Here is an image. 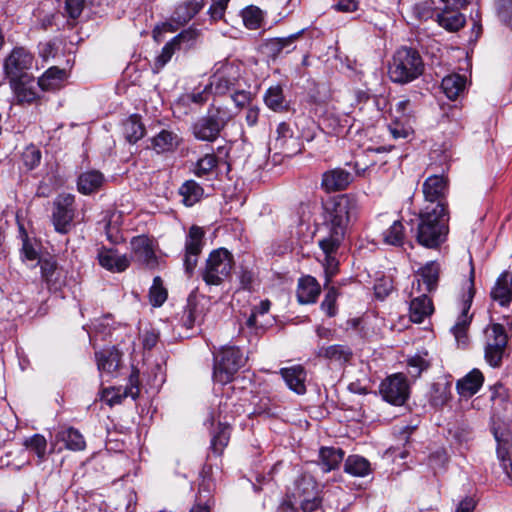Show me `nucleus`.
Instances as JSON below:
<instances>
[{
    "label": "nucleus",
    "mask_w": 512,
    "mask_h": 512,
    "mask_svg": "<svg viewBox=\"0 0 512 512\" xmlns=\"http://www.w3.org/2000/svg\"><path fill=\"white\" fill-rule=\"evenodd\" d=\"M355 208L354 199L348 195H342L325 205V223L329 228V235L319 241L321 248L337 251Z\"/></svg>",
    "instance_id": "f257e3e1"
},
{
    "label": "nucleus",
    "mask_w": 512,
    "mask_h": 512,
    "mask_svg": "<svg viewBox=\"0 0 512 512\" xmlns=\"http://www.w3.org/2000/svg\"><path fill=\"white\" fill-rule=\"evenodd\" d=\"M417 241L424 247L437 248L448 234V212L441 204L426 206L420 213Z\"/></svg>",
    "instance_id": "f03ea898"
},
{
    "label": "nucleus",
    "mask_w": 512,
    "mask_h": 512,
    "mask_svg": "<svg viewBox=\"0 0 512 512\" xmlns=\"http://www.w3.org/2000/svg\"><path fill=\"white\" fill-rule=\"evenodd\" d=\"M424 72V62L420 53L411 47H401L395 51L388 66V76L394 83L407 84Z\"/></svg>",
    "instance_id": "7ed1b4c3"
},
{
    "label": "nucleus",
    "mask_w": 512,
    "mask_h": 512,
    "mask_svg": "<svg viewBox=\"0 0 512 512\" xmlns=\"http://www.w3.org/2000/svg\"><path fill=\"white\" fill-rule=\"evenodd\" d=\"M246 358L235 346H224L214 355L213 379L220 384L231 382Z\"/></svg>",
    "instance_id": "20e7f679"
},
{
    "label": "nucleus",
    "mask_w": 512,
    "mask_h": 512,
    "mask_svg": "<svg viewBox=\"0 0 512 512\" xmlns=\"http://www.w3.org/2000/svg\"><path fill=\"white\" fill-rule=\"evenodd\" d=\"M234 266L232 254L225 248L213 250L201 272L203 281L207 285L219 286L231 275Z\"/></svg>",
    "instance_id": "39448f33"
},
{
    "label": "nucleus",
    "mask_w": 512,
    "mask_h": 512,
    "mask_svg": "<svg viewBox=\"0 0 512 512\" xmlns=\"http://www.w3.org/2000/svg\"><path fill=\"white\" fill-rule=\"evenodd\" d=\"M233 118V113L226 107H213L208 114L193 125L194 136L201 141H215L221 130Z\"/></svg>",
    "instance_id": "423d86ee"
},
{
    "label": "nucleus",
    "mask_w": 512,
    "mask_h": 512,
    "mask_svg": "<svg viewBox=\"0 0 512 512\" xmlns=\"http://www.w3.org/2000/svg\"><path fill=\"white\" fill-rule=\"evenodd\" d=\"M240 78L239 66L229 61L215 64V71L210 77V93L224 95L230 91Z\"/></svg>",
    "instance_id": "0eeeda50"
},
{
    "label": "nucleus",
    "mask_w": 512,
    "mask_h": 512,
    "mask_svg": "<svg viewBox=\"0 0 512 512\" xmlns=\"http://www.w3.org/2000/svg\"><path fill=\"white\" fill-rule=\"evenodd\" d=\"M474 295V269L471 268L468 290L463 297L461 313L458 316L456 323L451 328V332L453 333L458 346H466L468 342L467 331L472 320V314H469V311L472 305Z\"/></svg>",
    "instance_id": "6e6552de"
},
{
    "label": "nucleus",
    "mask_w": 512,
    "mask_h": 512,
    "mask_svg": "<svg viewBox=\"0 0 512 512\" xmlns=\"http://www.w3.org/2000/svg\"><path fill=\"white\" fill-rule=\"evenodd\" d=\"M379 393L384 401L394 406H402L409 398L410 387L406 377L396 373L381 382Z\"/></svg>",
    "instance_id": "1a4fd4ad"
},
{
    "label": "nucleus",
    "mask_w": 512,
    "mask_h": 512,
    "mask_svg": "<svg viewBox=\"0 0 512 512\" xmlns=\"http://www.w3.org/2000/svg\"><path fill=\"white\" fill-rule=\"evenodd\" d=\"M487 344L485 348V359L492 367L500 365L506 345L507 335L500 324H493L486 330Z\"/></svg>",
    "instance_id": "9d476101"
},
{
    "label": "nucleus",
    "mask_w": 512,
    "mask_h": 512,
    "mask_svg": "<svg viewBox=\"0 0 512 512\" xmlns=\"http://www.w3.org/2000/svg\"><path fill=\"white\" fill-rule=\"evenodd\" d=\"M33 55L23 47L14 48L4 61V70L10 80L29 76L33 66Z\"/></svg>",
    "instance_id": "9b49d317"
},
{
    "label": "nucleus",
    "mask_w": 512,
    "mask_h": 512,
    "mask_svg": "<svg viewBox=\"0 0 512 512\" xmlns=\"http://www.w3.org/2000/svg\"><path fill=\"white\" fill-rule=\"evenodd\" d=\"M74 202L72 194H63L57 198L53 212V224L57 232L65 234L69 231L74 218Z\"/></svg>",
    "instance_id": "f8f14e48"
},
{
    "label": "nucleus",
    "mask_w": 512,
    "mask_h": 512,
    "mask_svg": "<svg viewBox=\"0 0 512 512\" xmlns=\"http://www.w3.org/2000/svg\"><path fill=\"white\" fill-rule=\"evenodd\" d=\"M274 148L280 150L284 156L291 157L302 151V143L298 137L293 135L290 126L281 122L276 129Z\"/></svg>",
    "instance_id": "ddd939ff"
},
{
    "label": "nucleus",
    "mask_w": 512,
    "mask_h": 512,
    "mask_svg": "<svg viewBox=\"0 0 512 512\" xmlns=\"http://www.w3.org/2000/svg\"><path fill=\"white\" fill-rule=\"evenodd\" d=\"M422 191L428 206L441 204L446 208L445 198L448 191L447 179L442 175L429 176L423 183Z\"/></svg>",
    "instance_id": "4468645a"
},
{
    "label": "nucleus",
    "mask_w": 512,
    "mask_h": 512,
    "mask_svg": "<svg viewBox=\"0 0 512 512\" xmlns=\"http://www.w3.org/2000/svg\"><path fill=\"white\" fill-rule=\"evenodd\" d=\"M42 279L50 291H59L66 284V271L52 258L39 260Z\"/></svg>",
    "instance_id": "2eb2a0df"
},
{
    "label": "nucleus",
    "mask_w": 512,
    "mask_h": 512,
    "mask_svg": "<svg viewBox=\"0 0 512 512\" xmlns=\"http://www.w3.org/2000/svg\"><path fill=\"white\" fill-rule=\"evenodd\" d=\"M121 352L109 347L95 352L97 368L102 376L114 377L121 364Z\"/></svg>",
    "instance_id": "dca6fc26"
},
{
    "label": "nucleus",
    "mask_w": 512,
    "mask_h": 512,
    "mask_svg": "<svg viewBox=\"0 0 512 512\" xmlns=\"http://www.w3.org/2000/svg\"><path fill=\"white\" fill-rule=\"evenodd\" d=\"M10 85L19 104H30L39 98V87L30 75L10 80Z\"/></svg>",
    "instance_id": "f3484780"
},
{
    "label": "nucleus",
    "mask_w": 512,
    "mask_h": 512,
    "mask_svg": "<svg viewBox=\"0 0 512 512\" xmlns=\"http://www.w3.org/2000/svg\"><path fill=\"white\" fill-rule=\"evenodd\" d=\"M131 250L133 258L136 261L149 268H154L157 265V257L153 250L152 242L148 237H134L131 241Z\"/></svg>",
    "instance_id": "a211bd4d"
},
{
    "label": "nucleus",
    "mask_w": 512,
    "mask_h": 512,
    "mask_svg": "<svg viewBox=\"0 0 512 512\" xmlns=\"http://www.w3.org/2000/svg\"><path fill=\"white\" fill-rule=\"evenodd\" d=\"M440 267L439 264L431 261L423 266L419 271V276L416 281L412 283V292L414 295L415 290L420 293L422 283L425 285V291L431 292L437 287L438 278H439Z\"/></svg>",
    "instance_id": "6ab92c4d"
},
{
    "label": "nucleus",
    "mask_w": 512,
    "mask_h": 512,
    "mask_svg": "<svg viewBox=\"0 0 512 512\" xmlns=\"http://www.w3.org/2000/svg\"><path fill=\"white\" fill-rule=\"evenodd\" d=\"M280 374L290 390L298 395L305 394L307 373L301 365L282 368Z\"/></svg>",
    "instance_id": "aec40b11"
},
{
    "label": "nucleus",
    "mask_w": 512,
    "mask_h": 512,
    "mask_svg": "<svg viewBox=\"0 0 512 512\" xmlns=\"http://www.w3.org/2000/svg\"><path fill=\"white\" fill-rule=\"evenodd\" d=\"M352 175L341 168L327 171L322 177V187L328 191L344 190L352 182Z\"/></svg>",
    "instance_id": "412c9836"
},
{
    "label": "nucleus",
    "mask_w": 512,
    "mask_h": 512,
    "mask_svg": "<svg viewBox=\"0 0 512 512\" xmlns=\"http://www.w3.org/2000/svg\"><path fill=\"white\" fill-rule=\"evenodd\" d=\"M98 261L103 268L117 273L126 270L130 264L126 255H119L115 250L106 248L98 252Z\"/></svg>",
    "instance_id": "4be33fe9"
},
{
    "label": "nucleus",
    "mask_w": 512,
    "mask_h": 512,
    "mask_svg": "<svg viewBox=\"0 0 512 512\" xmlns=\"http://www.w3.org/2000/svg\"><path fill=\"white\" fill-rule=\"evenodd\" d=\"M433 311V303L425 293L414 296L410 302L409 316L414 323H422Z\"/></svg>",
    "instance_id": "5701e85b"
},
{
    "label": "nucleus",
    "mask_w": 512,
    "mask_h": 512,
    "mask_svg": "<svg viewBox=\"0 0 512 512\" xmlns=\"http://www.w3.org/2000/svg\"><path fill=\"white\" fill-rule=\"evenodd\" d=\"M493 300L506 306L512 301V272L505 271L497 279L491 290Z\"/></svg>",
    "instance_id": "b1692460"
},
{
    "label": "nucleus",
    "mask_w": 512,
    "mask_h": 512,
    "mask_svg": "<svg viewBox=\"0 0 512 512\" xmlns=\"http://www.w3.org/2000/svg\"><path fill=\"white\" fill-rule=\"evenodd\" d=\"M483 381L484 377L481 371L478 369H473L466 376L457 381V392L461 397H471L479 391Z\"/></svg>",
    "instance_id": "393cba45"
},
{
    "label": "nucleus",
    "mask_w": 512,
    "mask_h": 512,
    "mask_svg": "<svg viewBox=\"0 0 512 512\" xmlns=\"http://www.w3.org/2000/svg\"><path fill=\"white\" fill-rule=\"evenodd\" d=\"M320 292V285L314 277L305 276L299 279L297 299L301 304L315 303Z\"/></svg>",
    "instance_id": "a878e982"
},
{
    "label": "nucleus",
    "mask_w": 512,
    "mask_h": 512,
    "mask_svg": "<svg viewBox=\"0 0 512 512\" xmlns=\"http://www.w3.org/2000/svg\"><path fill=\"white\" fill-rule=\"evenodd\" d=\"M303 122L301 137L307 142L316 141L315 148L319 151H325L328 147V139L324 131L311 119L304 118Z\"/></svg>",
    "instance_id": "bb28decb"
},
{
    "label": "nucleus",
    "mask_w": 512,
    "mask_h": 512,
    "mask_svg": "<svg viewBox=\"0 0 512 512\" xmlns=\"http://www.w3.org/2000/svg\"><path fill=\"white\" fill-rule=\"evenodd\" d=\"M67 78L65 69L56 66L50 67L37 81L38 87L42 91H51L59 89Z\"/></svg>",
    "instance_id": "cd10ccee"
},
{
    "label": "nucleus",
    "mask_w": 512,
    "mask_h": 512,
    "mask_svg": "<svg viewBox=\"0 0 512 512\" xmlns=\"http://www.w3.org/2000/svg\"><path fill=\"white\" fill-rule=\"evenodd\" d=\"M345 452L337 447H321L319 450L318 464L324 472H330L339 467L343 461Z\"/></svg>",
    "instance_id": "c85d7f7f"
},
{
    "label": "nucleus",
    "mask_w": 512,
    "mask_h": 512,
    "mask_svg": "<svg viewBox=\"0 0 512 512\" xmlns=\"http://www.w3.org/2000/svg\"><path fill=\"white\" fill-rule=\"evenodd\" d=\"M203 6V0H190L179 4L173 12L171 20L178 25H185L203 8Z\"/></svg>",
    "instance_id": "c756f323"
},
{
    "label": "nucleus",
    "mask_w": 512,
    "mask_h": 512,
    "mask_svg": "<svg viewBox=\"0 0 512 512\" xmlns=\"http://www.w3.org/2000/svg\"><path fill=\"white\" fill-rule=\"evenodd\" d=\"M181 142L179 135L173 131L163 129L152 139V147L157 153L172 152Z\"/></svg>",
    "instance_id": "7c9ffc66"
},
{
    "label": "nucleus",
    "mask_w": 512,
    "mask_h": 512,
    "mask_svg": "<svg viewBox=\"0 0 512 512\" xmlns=\"http://www.w3.org/2000/svg\"><path fill=\"white\" fill-rule=\"evenodd\" d=\"M303 32L304 29L287 37L270 39L266 43V48L273 57H277L282 52L290 53L296 48L295 41L303 34Z\"/></svg>",
    "instance_id": "2f4dec72"
},
{
    "label": "nucleus",
    "mask_w": 512,
    "mask_h": 512,
    "mask_svg": "<svg viewBox=\"0 0 512 512\" xmlns=\"http://www.w3.org/2000/svg\"><path fill=\"white\" fill-rule=\"evenodd\" d=\"M56 440L65 443V448L72 451H82L86 447L83 435L73 427L63 428L56 434Z\"/></svg>",
    "instance_id": "473e14b6"
},
{
    "label": "nucleus",
    "mask_w": 512,
    "mask_h": 512,
    "mask_svg": "<svg viewBox=\"0 0 512 512\" xmlns=\"http://www.w3.org/2000/svg\"><path fill=\"white\" fill-rule=\"evenodd\" d=\"M317 356L342 365L350 360L352 352L346 346L335 344L319 347Z\"/></svg>",
    "instance_id": "72a5a7b5"
},
{
    "label": "nucleus",
    "mask_w": 512,
    "mask_h": 512,
    "mask_svg": "<svg viewBox=\"0 0 512 512\" xmlns=\"http://www.w3.org/2000/svg\"><path fill=\"white\" fill-rule=\"evenodd\" d=\"M344 471L354 477H365L372 473L373 469L369 460L360 455H349L344 463Z\"/></svg>",
    "instance_id": "f704fd0d"
},
{
    "label": "nucleus",
    "mask_w": 512,
    "mask_h": 512,
    "mask_svg": "<svg viewBox=\"0 0 512 512\" xmlns=\"http://www.w3.org/2000/svg\"><path fill=\"white\" fill-rule=\"evenodd\" d=\"M437 22L448 31H457L464 26L465 17L458 9L444 6L443 11L437 15Z\"/></svg>",
    "instance_id": "c9c22d12"
},
{
    "label": "nucleus",
    "mask_w": 512,
    "mask_h": 512,
    "mask_svg": "<svg viewBox=\"0 0 512 512\" xmlns=\"http://www.w3.org/2000/svg\"><path fill=\"white\" fill-rule=\"evenodd\" d=\"M104 177L99 171H87L79 175L78 177V190L82 194H91L97 191L103 184Z\"/></svg>",
    "instance_id": "e433bc0d"
},
{
    "label": "nucleus",
    "mask_w": 512,
    "mask_h": 512,
    "mask_svg": "<svg viewBox=\"0 0 512 512\" xmlns=\"http://www.w3.org/2000/svg\"><path fill=\"white\" fill-rule=\"evenodd\" d=\"M451 397V383L445 379L432 384L429 402L434 407H443Z\"/></svg>",
    "instance_id": "4c0bfd02"
},
{
    "label": "nucleus",
    "mask_w": 512,
    "mask_h": 512,
    "mask_svg": "<svg viewBox=\"0 0 512 512\" xmlns=\"http://www.w3.org/2000/svg\"><path fill=\"white\" fill-rule=\"evenodd\" d=\"M466 77L459 74H451L443 78L441 87L444 94L451 100L456 99L464 92Z\"/></svg>",
    "instance_id": "58836bf2"
},
{
    "label": "nucleus",
    "mask_w": 512,
    "mask_h": 512,
    "mask_svg": "<svg viewBox=\"0 0 512 512\" xmlns=\"http://www.w3.org/2000/svg\"><path fill=\"white\" fill-rule=\"evenodd\" d=\"M264 102L269 109L275 112H283L288 109V103L284 97L283 89L279 85L267 89L264 95Z\"/></svg>",
    "instance_id": "ea45409f"
},
{
    "label": "nucleus",
    "mask_w": 512,
    "mask_h": 512,
    "mask_svg": "<svg viewBox=\"0 0 512 512\" xmlns=\"http://www.w3.org/2000/svg\"><path fill=\"white\" fill-rule=\"evenodd\" d=\"M497 446V455L500 460L501 467L506 474L509 481H512V445L508 440H500L497 433H495Z\"/></svg>",
    "instance_id": "a19ab883"
},
{
    "label": "nucleus",
    "mask_w": 512,
    "mask_h": 512,
    "mask_svg": "<svg viewBox=\"0 0 512 512\" xmlns=\"http://www.w3.org/2000/svg\"><path fill=\"white\" fill-rule=\"evenodd\" d=\"M124 136L129 143H136L145 135V126L138 115H131L123 124Z\"/></svg>",
    "instance_id": "79ce46f5"
},
{
    "label": "nucleus",
    "mask_w": 512,
    "mask_h": 512,
    "mask_svg": "<svg viewBox=\"0 0 512 512\" xmlns=\"http://www.w3.org/2000/svg\"><path fill=\"white\" fill-rule=\"evenodd\" d=\"M432 3L429 0L417 1L410 3L407 6L403 4V9L410 15L411 18L418 21H426L433 17Z\"/></svg>",
    "instance_id": "37998d69"
},
{
    "label": "nucleus",
    "mask_w": 512,
    "mask_h": 512,
    "mask_svg": "<svg viewBox=\"0 0 512 512\" xmlns=\"http://www.w3.org/2000/svg\"><path fill=\"white\" fill-rule=\"evenodd\" d=\"M179 194L183 197L182 201L186 206H193L201 199L203 189L196 181L188 180L180 187Z\"/></svg>",
    "instance_id": "c03bdc74"
},
{
    "label": "nucleus",
    "mask_w": 512,
    "mask_h": 512,
    "mask_svg": "<svg viewBox=\"0 0 512 512\" xmlns=\"http://www.w3.org/2000/svg\"><path fill=\"white\" fill-rule=\"evenodd\" d=\"M317 494V484L313 477L304 475L296 480L294 496L299 498V501Z\"/></svg>",
    "instance_id": "a18cd8bd"
},
{
    "label": "nucleus",
    "mask_w": 512,
    "mask_h": 512,
    "mask_svg": "<svg viewBox=\"0 0 512 512\" xmlns=\"http://www.w3.org/2000/svg\"><path fill=\"white\" fill-rule=\"evenodd\" d=\"M405 238V228L401 221L395 220L383 232V241L388 245L400 246Z\"/></svg>",
    "instance_id": "49530a36"
},
{
    "label": "nucleus",
    "mask_w": 512,
    "mask_h": 512,
    "mask_svg": "<svg viewBox=\"0 0 512 512\" xmlns=\"http://www.w3.org/2000/svg\"><path fill=\"white\" fill-rule=\"evenodd\" d=\"M200 37V30L195 27H189L172 38L179 49H191L195 46Z\"/></svg>",
    "instance_id": "de8ad7c7"
},
{
    "label": "nucleus",
    "mask_w": 512,
    "mask_h": 512,
    "mask_svg": "<svg viewBox=\"0 0 512 512\" xmlns=\"http://www.w3.org/2000/svg\"><path fill=\"white\" fill-rule=\"evenodd\" d=\"M139 372L133 371L129 378V386L125 388L122 394H116L111 397L110 404H120L124 398L131 397L136 399L139 395Z\"/></svg>",
    "instance_id": "09e8293b"
},
{
    "label": "nucleus",
    "mask_w": 512,
    "mask_h": 512,
    "mask_svg": "<svg viewBox=\"0 0 512 512\" xmlns=\"http://www.w3.org/2000/svg\"><path fill=\"white\" fill-rule=\"evenodd\" d=\"M23 445L42 461L47 453V440L41 434H34L24 440Z\"/></svg>",
    "instance_id": "8fccbe9b"
},
{
    "label": "nucleus",
    "mask_w": 512,
    "mask_h": 512,
    "mask_svg": "<svg viewBox=\"0 0 512 512\" xmlns=\"http://www.w3.org/2000/svg\"><path fill=\"white\" fill-rule=\"evenodd\" d=\"M230 439L229 426L220 424L218 431L213 435L211 439V450L214 454L220 456L223 453L224 448L228 445Z\"/></svg>",
    "instance_id": "3c124183"
},
{
    "label": "nucleus",
    "mask_w": 512,
    "mask_h": 512,
    "mask_svg": "<svg viewBox=\"0 0 512 512\" xmlns=\"http://www.w3.org/2000/svg\"><path fill=\"white\" fill-rule=\"evenodd\" d=\"M203 238V229L198 226H192L186 237L185 250L189 253L196 252L200 254L203 247Z\"/></svg>",
    "instance_id": "603ef678"
},
{
    "label": "nucleus",
    "mask_w": 512,
    "mask_h": 512,
    "mask_svg": "<svg viewBox=\"0 0 512 512\" xmlns=\"http://www.w3.org/2000/svg\"><path fill=\"white\" fill-rule=\"evenodd\" d=\"M150 302L153 306H161L167 299V290L163 286V281L159 276L153 279L152 286L149 291Z\"/></svg>",
    "instance_id": "864d4df0"
},
{
    "label": "nucleus",
    "mask_w": 512,
    "mask_h": 512,
    "mask_svg": "<svg viewBox=\"0 0 512 512\" xmlns=\"http://www.w3.org/2000/svg\"><path fill=\"white\" fill-rule=\"evenodd\" d=\"M325 254V258L323 261V268H324V274H325V284L324 286L327 287L328 284L331 282L332 278L337 274L338 272V261L335 259V257L332 255L335 251H327L324 248H321Z\"/></svg>",
    "instance_id": "5fc2aeb1"
},
{
    "label": "nucleus",
    "mask_w": 512,
    "mask_h": 512,
    "mask_svg": "<svg viewBox=\"0 0 512 512\" xmlns=\"http://www.w3.org/2000/svg\"><path fill=\"white\" fill-rule=\"evenodd\" d=\"M180 50L178 46L171 39L162 48L161 53L157 56L154 64V71L158 72L162 69L172 58L175 51Z\"/></svg>",
    "instance_id": "6e6d98bb"
},
{
    "label": "nucleus",
    "mask_w": 512,
    "mask_h": 512,
    "mask_svg": "<svg viewBox=\"0 0 512 512\" xmlns=\"http://www.w3.org/2000/svg\"><path fill=\"white\" fill-rule=\"evenodd\" d=\"M244 25L251 30L260 27L262 22V12L259 8L250 6L243 11Z\"/></svg>",
    "instance_id": "4d7b16f0"
},
{
    "label": "nucleus",
    "mask_w": 512,
    "mask_h": 512,
    "mask_svg": "<svg viewBox=\"0 0 512 512\" xmlns=\"http://www.w3.org/2000/svg\"><path fill=\"white\" fill-rule=\"evenodd\" d=\"M22 160H23L25 167L29 170H32L40 164L41 152L35 146L30 145V146L26 147L25 150L23 151Z\"/></svg>",
    "instance_id": "13d9d810"
},
{
    "label": "nucleus",
    "mask_w": 512,
    "mask_h": 512,
    "mask_svg": "<svg viewBox=\"0 0 512 512\" xmlns=\"http://www.w3.org/2000/svg\"><path fill=\"white\" fill-rule=\"evenodd\" d=\"M338 293L335 287H328L324 300L321 303V308L329 317H333L336 312V300Z\"/></svg>",
    "instance_id": "bf43d9fd"
},
{
    "label": "nucleus",
    "mask_w": 512,
    "mask_h": 512,
    "mask_svg": "<svg viewBox=\"0 0 512 512\" xmlns=\"http://www.w3.org/2000/svg\"><path fill=\"white\" fill-rule=\"evenodd\" d=\"M217 165V158L214 154H206L198 160L195 174L199 177L209 174Z\"/></svg>",
    "instance_id": "052dcab7"
},
{
    "label": "nucleus",
    "mask_w": 512,
    "mask_h": 512,
    "mask_svg": "<svg viewBox=\"0 0 512 512\" xmlns=\"http://www.w3.org/2000/svg\"><path fill=\"white\" fill-rule=\"evenodd\" d=\"M496 9L500 20L512 27V0H496Z\"/></svg>",
    "instance_id": "680f3d73"
},
{
    "label": "nucleus",
    "mask_w": 512,
    "mask_h": 512,
    "mask_svg": "<svg viewBox=\"0 0 512 512\" xmlns=\"http://www.w3.org/2000/svg\"><path fill=\"white\" fill-rule=\"evenodd\" d=\"M428 367V361L419 355L411 357L408 360V372L414 378H418Z\"/></svg>",
    "instance_id": "e2e57ef3"
},
{
    "label": "nucleus",
    "mask_w": 512,
    "mask_h": 512,
    "mask_svg": "<svg viewBox=\"0 0 512 512\" xmlns=\"http://www.w3.org/2000/svg\"><path fill=\"white\" fill-rule=\"evenodd\" d=\"M181 25H178L173 20L172 22H164L160 25H157L153 30V38L157 42H161L163 39V33L165 32H175Z\"/></svg>",
    "instance_id": "0e129e2a"
},
{
    "label": "nucleus",
    "mask_w": 512,
    "mask_h": 512,
    "mask_svg": "<svg viewBox=\"0 0 512 512\" xmlns=\"http://www.w3.org/2000/svg\"><path fill=\"white\" fill-rule=\"evenodd\" d=\"M230 0H212L209 8L211 17L214 19H221L226 11L227 5Z\"/></svg>",
    "instance_id": "69168bd1"
},
{
    "label": "nucleus",
    "mask_w": 512,
    "mask_h": 512,
    "mask_svg": "<svg viewBox=\"0 0 512 512\" xmlns=\"http://www.w3.org/2000/svg\"><path fill=\"white\" fill-rule=\"evenodd\" d=\"M85 0H65L66 11L71 18L80 16Z\"/></svg>",
    "instance_id": "338daca9"
},
{
    "label": "nucleus",
    "mask_w": 512,
    "mask_h": 512,
    "mask_svg": "<svg viewBox=\"0 0 512 512\" xmlns=\"http://www.w3.org/2000/svg\"><path fill=\"white\" fill-rule=\"evenodd\" d=\"M321 505V499L318 494L309 498H303L300 500L301 510L303 512H314Z\"/></svg>",
    "instance_id": "774afa93"
}]
</instances>
